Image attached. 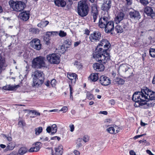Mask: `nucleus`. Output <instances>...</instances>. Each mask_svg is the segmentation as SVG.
Listing matches in <instances>:
<instances>
[{
    "mask_svg": "<svg viewBox=\"0 0 155 155\" xmlns=\"http://www.w3.org/2000/svg\"><path fill=\"white\" fill-rule=\"evenodd\" d=\"M136 94V92H134L133 95V96H132V100L134 101L135 102V103L134 104V106L136 107V98H134V96Z\"/></svg>",
    "mask_w": 155,
    "mask_h": 155,
    "instance_id": "nucleus-54",
    "label": "nucleus"
},
{
    "mask_svg": "<svg viewBox=\"0 0 155 155\" xmlns=\"http://www.w3.org/2000/svg\"><path fill=\"white\" fill-rule=\"evenodd\" d=\"M18 125L20 127H23L26 125V123L24 120H21L19 121Z\"/></svg>",
    "mask_w": 155,
    "mask_h": 155,
    "instance_id": "nucleus-40",
    "label": "nucleus"
},
{
    "mask_svg": "<svg viewBox=\"0 0 155 155\" xmlns=\"http://www.w3.org/2000/svg\"><path fill=\"white\" fill-rule=\"evenodd\" d=\"M88 79L92 82H96L98 79L99 78L98 74L96 73H92L89 76Z\"/></svg>",
    "mask_w": 155,
    "mask_h": 155,
    "instance_id": "nucleus-26",
    "label": "nucleus"
},
{
    "mask_svg": "<svg viewBox=\"0 0 155 155\" xmlns=\"http://www.w3.org/2000/svg\"><path fill=\"white\" fill-rule=\"evenodd\" d=\"M59 35L61 37H64L66 36L67 33L64 31H60L59 33Z\"/></svg>",
    "mask_w": 155,
    "mask_h": 155,
    "instance_id": "nucleus-42",
    "label": "nucleus"
},
{
    "mask_svg": "<svg viewBox=\"0 0 155 155\" xmlns=\"http://www.w3.org/2000/svg\"><path fill=\"white\" fill-rule=\"evenodd\" d=\"M64 43L65 45H68V46H69L71 45V42L68 39L65 41Z\"/></svg>",
    "mask_w": 155,
    "mask_h": 155,
    "instance_id": "nucleus-48",
    "label": "nucleus"
},
{
    "mask_svg": "<svg viewBox=\"0 0 155 155\" xmlns=\"http://www.w3.org/2000/svg\"><path fill=\"white\" fill-rule=\"evenodd\" d=\"M45 58L39 56L34 58L32 61V67L34 68L40 69L45 66Z\"/></svg>",
    "mask_w": 155,
    "mask_h": 155,
    "instance_id": "nucleus-7",
    "label": "nucleus"
},
{
    "mask_svg": "<svg viewBox=\"0 0 155 155\" xmlns=\"http://www.w3.org/2000/svg\"><path fill=\"white\" fill-rule=\"evenodd\" d=\"M77 12L78 14L81 17L86 16L89 12L88 5L83 1H81L78 4Z\"/></svg>",
    "mask_w": 155,
    "mask_h": 155,
    "instance_id": "nucleus-6",
    "label": "nucleus"
},
{
    "mask_svg": "<svg viewBox=\"0 0 155 155\" xmlns=\"http://www.w3.org/2000/svg\"><path fill=\"white\" fill-rule=\"evenodd\" d=\"M116 81L119 84H123L125 82V81L123 79L119 78H116Z\"/></svg>",
    "mask_w": 155,
    "mask_h": 155,
    "instance_id": "nucleus-37",
    "label": "nucleus"
},
{
    "mask_svg": "<svg viewBox=\"0 0 155 155\" xmlns=\"http://www.w3.org/2000/svg\"><path fill=\"white\" fill-rule=\"evenodd\" d=\"M30 45L32 48L37 50H40L42 46L40 40L37 38L32 39L30 42Z\"/></svg>",
    "mask_w": 155,
    "mask_h": 155,
    "instance_id": "nucleus-11",
    "label": "nucleus"
},
{
    "mask_svg": "<svg viewBox=\"0 0 155 155\" xmlns=\"http://www.w3.org/2000/svg\"><path fill=\"white\" fill-rule=\"evenodd\" d=\"M63 146L61 144L55 147L54 148V152L52 150V154L54 155H62L63 151Z\"/></svg>",
    "mask_w": 155,
    "mask_h": 155,
    "instance_id": "nucleus-18",
    "label": "nucleus"
},
{
    "mask_svg": "<svg viewBox=\"0 0 155 155\" xmlns=\"http://www.w3.org/2000/svg\"><path fill=\"white\" fill-rule=\"evenodd\" d=\"M20 87L19 85H12L11 84H6L2 87L3 90L13 91L16 90Z\"/></svg>",
    "mask_w": 155,
    "mask_h": 155,
    "instance_id": "nucleus-20",
    "label": "nucleus"
},
{
    "mask_svg": "<svg viewBox=\"0 0 155 155\" xmlns=\"http://www.w3.org/2000/svg\"><path fill=\"white\" fill-rule=\"evenodd\" d=\"M127 2V4L128 5H130L132 4V0H126Z\"/></svg>",
    "mask_w": 155,
    "mask_h": 155,
    "instance_id": "nucleus-64",
    "label": "nucleus"
},
{
    "mask_svg": "<svg viewBox=\"0 0 155 155\" xmlns=\"http://www.w3.org/2000/svg\"><path fill=\"white\" fill-rule=\"evenodd\" d=\"M54 3L55 5L59 8H64L67 5L65 0H54Z\"/></svg>",
    "mask_w": 155,
    "mask_h": 155,
    "instance_id": "nucleus-21",
    "label": "nucleus"
},
{
    "mask_svg": "<svg viewBox=\"0 0 155 155\" xmlns=\"http://www.w3.org/2000/svg\"><path fill=\"white\" fill-rule=\"evenodd\" d=\"M68 110V108L66 106H64L62 107L60 111H62L64 113L66 112Z\"/></svg>",
    "mask_w": 155,
    "mask_h": 155,
    "instance_id": "nucleus-45",
    "label": "nucleus"
},
{
    "mask_svg": "<svg viewBox=\"0 0 155 155\" xmlns=\"http://www.w3.org/2000/svg\"><path fill=\"white\" fill-rule=\"evenodd\" d=\"M45 22H46V23L44 25V27H45L48 24V23H49V22L48 21H45ZM44 22H41L39 23H38V24L37 26L38 27H39L41 28H42L43 27H44Z\"/></svg>",
    "mask_w": 155,
    "mask_h": 155,
    "instance_id": "nucleus-39",
    "label": "nucleus"
},
{
    "mask_svg": "<svg viewBox=\"0 0 155 155\" xmlns=\"http://www.w3.org/2000/svg\"><path fill=\"white\" fill-rule=\"evenodd\" d=\"M111 44L109 41L107 42L106 44L103 46L102 51L101 52V57H98L95 59L99 63L106 64L110 59V52Z\"/></svg>",
    "mask_w": 155,
    "mask_h": 155,
    "instance_id": "nucleus-3",
    "label": "nucleus"
},
{
    "mask_svg": "<svg viewBox=\"0 0 155 155\" xmlns=\"http://www.w3.org/2000/svg\"><path fill=\"white\" fill-rule=\"evenodd\" d=\"M129 154L130 155H136V153L132 150H130V151Z\"/></svg>",
    "mask_w": 155,
    "mask_h": 155,
    "instance_id": "nucleus-60",
    "label": "nucleus"
},
{
    "mask_svg": "<svg viewBox=\"0 0 155 155\" xmlns=\"http://www.w3.org/2000/svg\"><path fill=\"white\" fill-rule=\"evenodd\" d=\"M99 113L105 115H107L108 114L107 112L106 111H101Z\"/></svg>",
    "mask_w": 155,
    "mask_h": 155,
    "instance_id": "nucleus-61",
    "label": "nucleus"
},
{
    "mask_svg": "<svg viewBox=\"0 0 155 155\" xmlns=\"http://www.w3.org/2000/svg\"><path fill=\"white\" fill-rule=\"evenodd\" d=\"M146 152L147 153L149 154V155H154L151 152V151L149 150H146Z\"/></svg>",
    "mask_w": 155,
    "mask_h": 155,
    "instance_id": "nucleus-63",
    "label": "nucleus"
},
{
    "mask_svg": "<svg viewBox=\"0 0 155 155\" xmlns=\"http://www.w3.org/2000/svg\"><path fill=\"white\" fill-rule=\"evenodd\" d=\"M41 143L40 142H37L35 143V146L31 148L28 150L29 152H36L39 150L41 148Z\"/></svg>",
    "mask_w": 155,
    "mask_h": 155,
    "instance_id": "nucleus-25",
    "label": "nucleus"
},
{
    "mask_svg": "<svg viewBox=\"0 0 155 155\" xmlns=\"http://www.w3.org/2000/svg\"><path fill=\"white\" fill-rule=\"evenodd\" d=\"M129 15L130 18H136V13L134 12H130L129 13Z\"/></svg>",
    "mask_w": 155,
    "mask_h": 155,
    "instance_id": "nucleus-46",
    "label": "nucleus"
},
{
    "mask_svg": "<svg viewBox=\"0 0 155 155\" xmlns=\"http://www.w3.org/2000/svg\"><path fill=\"white\" fill-rule=\"evenodd\" d=\"M9 4L10 7L13 10L17 12L22 11L26 7V4L24 2L18 1H15L13 0H10L9 2Z\"/></svg>",
    "mask_w": 155,
    "mask_h": 155,
    "instance_id": "nucleus-5",
    "label": "nucleus"
},
{
    "mask_svg": "<svg viewBox=\"0 0 155 155\" xmlns=\"http://www.w3.org/2000/svg\"><path fill=\"white\" fill-rule=\"evenodd\" d=\"M50 84V82L48 80L46 82H45V84L47 87H49Z\"/></svg>",
    "mask_w": 155,
    "mask_h": 155,
    "instance_id": "nucleus-58",
    "label": "nucleus"
},
{
    "mask_svg": "<svg viewBox=\"0 0 155 155\" xmlns=\"http://www.w3.org/2000/svg\"><path fill=\"white\" fill-rule=\"evenodd\" d=\"M31 31L33 32L34 33L36 34L39 32V30L38 29H35L34 28H32L31 29Z\"/></svg>",
    "mask_w": 155,
    "mask_h": 155,
    "instance_id": "nucleus-47",
    "label": "nucleus"
},
{
    "mask_svg": "<svg viewBox=\"0 0 155 155\" xmlns=\"http://www.w3.org/2000/svg\"><path fill=\"white\" fill-rule=\"evenodd\" d=\"M83 140L85 142H87L89 140V137L87 135H84Z\"/></svg>",
    "mask_w": 155,
    "mask_h": 155,
    "instance_id": "nucleus-44",
    "label": "nucleus"
},
{
    "mask_svg": "<svg viewBox=\"0 0 155 155\" xmlns=\"http://www.w3.org/2000/svg\"><path fill=\"white\" fill-rule=\"evenodd\" d=\"M98 26L100 28H104V31L107 33H110L114 28V22L110 20L109 17L105 16L99 18Z\"/></svg>",
    "mask_w": 155,
    "mask_h": 155,
    "instance_id": "nucleus-2",
    "label": "nucleus"
},
{
    "mask_svg": "<svg viewBox=\"0 0 155 155\" xmlns=\"http://www.w3.org/2000/svg\"><path fill=\"white\" fill-rule=\"evenodd\" d=\"M46 58L50 64H58L60 61V56L57 54L52 53L47 55Z\"/></svg>",
    "mask_w": 155,
    "mask_h": 155,
    "instance_id": "nucleus-9",
    "label": "nucleus"
},
{
    "mask_svg": "<svg viewBox=\"0 0 155 155\" xmlns=\"http://www.w3.org/2000/svg\"><path fill=\"white\" fill-rule=\"evenodd\" d=\"M100 41V42L98 43L95 51L93 54V57L95 59H97V58H98V57H101L100 54L102 51L103 46L106 44L107 42L109 41L105 39H102Z\"/></svg>",
    "mask_w": 155,
    "mask_h": 155,
    "instance_id": "nucleus-8",
    "label": "nucleus"
},
{
    "mask_svg": "<svg viewBox=\"0 0 155 155\" xmlns=\"http://www.w3.org/2000/svg\"><path fill=\"white\" fill-rule=\"evenodd\" d=\"M26 110L28 111L29 113H31L32 114H34L36 116H40V113L38 111L36 110Z\"/></svg>",
    "mask_w": 155,
    "mask_h": 155,
    "instance_id": "nucleus-38",
    "label": "nucleus"
},
{
    "mask_svg": "<svg viewBox=\"0 0 155 155\" xmlns=\"http://www.w3.org/2000/svg\"><path fill=\"white\" fill-rule=\"evenodd\" d=\"M51 140H57L58 141L60 140V138L57 136H55L51 138Z\"/></svg>",
    "mask_w": 155,
    "mask_h": 155,
    "instance_id": "nucleus-55",
    "label": "nucleus"
},
{
    "mask_svg": "<svg viewBox=\"0 0 155 155\" xmlns=\"http://www.w3.org/2000/svg\"><path fill=\"white\" fill-rule=\"evenodd\" d=\"M51 127L52 128L51 134L53 135L57 132V127L56 125L55 124L52 125Z\"/></svg>",
    "mask_w": 155,
    "mask_h": 155,
    "instance_id": "nucleus-34",
    "label": "nucleus"
},
{
    "mask_svg": "<svg viewBox=\"0 0 155 155\" xmlns=\"http://www.w3.org/2000/svg\"><path fill=\"white\" fill-rule=\"evenodd\" d=\"M124 14L122 12H120L118 13L117 15L114 18V21L115 23L118 24L124 19Z\"/></svg>",
    "mask_w": 155,
    "mask_h": 155,
    "instance_id": "nucleus-22",
    "label": "nucleus"
},
{
    "mask_svg": "<svg viewBox=\"0 0 155 155\" xmlns=\"http://www.w3.org/2000/svg\"><path fill=\"white\" fill-rule=\"evenodd\" d=\"M109 103L112 105H114L115 104V101L114 100L111 99L109 101Z\"/></svg>",
    "mask_w": 155,
    "mask_h": 155,
    "instance_id": "nucleus-59",
    "label": "nucleus"
},
{
    "mask_svg": "<svg viewBox=\"0 0 155 155\" xmlns=\"http://www.w3.org/2000/svg\"><path fill=\"white\" fill-rule=\"evenodd\" d=\"M49 34V33L47 32L44 37V41L45 42V44L47 45H48L50 43L51 35Z\"/></svg>",
    "mask_w": 155,
    "mask_h": 155,
    "instance_id": "nucleus-29",
    "label": "nucleus"
},
{
    "mask_svg": "<svg viewBox=\"0 0 155 155\" xmlns=\"http://www.w3.org/2000/svg\"><path fill=\"white\" fill-rule=\"evenodd\" d=\"M68 78L70 80L68 81L69 85H74L76 82V79H78V76L77 74L74 73L68 72L67 74Z\"/></svg>",
    "mask_w": 155,
    "mask_h": 155,
    "instance_id": "nucleus-13",
    "label": "nucleus"
},
{
    "mask_svg": "<svg viewBox=\"0 0 155 155\" xmlns=\"http://www.w3.org/2000/svg\"><path fill=\"white\" fill-rule=\"evenodd\" d=\"M74 153L75 155H80V152L78 150H75L74 151Z\"/></svg>",
    "mask_w": 155,
    "mask_h": 155,
    "instance_id": "nucleus-62",
    "label": "nucleus"
},
{
    "mask_svg": "<svg viewBox=\"0 0 155 155\" xmlns=\"http://www.w3.org/2000/svg\"><path fill=\"white\" fill-rule=\"evenodd\" d=\"M50 84L53 87H55L56 84V81L55 79H53L50 82Z\"/></svg>",
    "mask_w": 155,
    "mask_h": 155,
    "instance_id": "nucleus-43",
    "label": "nucleus"
},
{
    "mask_svg": "<svg viewBox=\"0 0 155 155\" xmlns=\"http://www.w3.org/2000/svg\"><path fill=\"white\" fill-rule=\"evenodd\" d=\"M107 131L111 134H115L119 132V128L116 125H112L106 129Z\"/></svg>",
    "mask_w": 155,
    "mask_h": 155,
    "instance_id": "nucleus-19",
    "label": "nucleus"
},
{
    "mask_svg": "<svg viewBox=\"0 0 155 155\" xmlns=\"http://www.w3.org/2000/svg\"><path fill=\"white\" fill-rule=\"evenodd\" d=\"M90 31L89 29L86 28L85 30L84 34L87 35H90Z\"/></svg>",
    "mask_w": 155,
    "mask_h": 155,
    "instance_id": "nucleus-50",
    "label": "nucleus"
},
{
    "mask_svg": "<svg viewBox=\"0 0 155 155\" xmlns=\"http://www.w3.org/2000/svg\"><path fill=\"white\" fill-rule=\"evenodd\" d=\"M49 33V34L51 36L52 35H57L58 34V32L57 31H52V32H48Z\"/></svg>",
    "mask_w": 155,
    "mask_h": 155,
    "instance_id": "nucleus-53",
    "label": "nucleus"
},
{
    "mask_svg": "<svg viewBox=\"0 0 155 155\" xmlns=\"http://www.w3.org/2000/svg\"><path fill=\"white\" fill-rule=\"evenodd\" d=\"M120 68L121 71H122L127 73V74H129V75L128 78H131L133 76V73L132 72V69L128 67V65L126 64H123L120 66Z\"/></svg>",
    "mask_w": 155,
    "mask_h": 155,
    "instance_id": "nucleus-14",
    "label": "nucleus"
},
{
    "mask_svg": "<svg viewBox=\"0 0 155 155\" xmlns=\"http://www.w3.org/2000/svg\"><path fill=\"white\" fill-rule=\"evenodd\" d=\"M51 130L52 128L50 126L48 127L46 129L47 132L49 133L51 132Z\"/></svg>",
    "mask_w": 155,
    "mask_h": 155,
    "instance_id": "nucleus-56",
    "label": "nucleus"
},
{
    "mask_svg": "<svg viewBox=\"0 0 155 155\" xmlns=\"http://www.w3.org/2000/svg\"><path fill=\"white\" fill-rule=\"evenodd\" d=\"M95 63L93 64L94 69L96 71H103L105 68V67L103 65V63Z\"/></svg>",
    "mask_w": 155,
    "mask_h": 155,
    "instance_id": "nucleus-24",
    "label": "nucleus"
},
{
    "mask_svg": "<svg viewBox=\"0 0 155 155\" xmlns=\"http://www.w3.org/2000/svg\"><path fill=\"white\" fill-rule=\"evenodd\" d=\"M149 54L151 57H155V49L150 48L149 50Z\"/></svg>",
    "mask_w": 155,
    "mask_h": 155,
    "instance_id": "nucleus-36",
    "label": "nucleus"
},
{
    "mask_svg": "<svg viewBox=\"0 0 155 155\" xmlns=\"http://www.w3.org/2000/svg\"><path fill=\"white\" fill-rule=\"evenodd\" d=\"M6 61L5 58L2 56H0V72H2L3 68L5 67Z\"/></svg>",
    "mask_w": 155,
    "mask_h": 155,
    "instance_id": "nucleus-27",
    "label": "nucleus"
},
{
    "mask_svg": "<svg viewBox=\"0 0 155 155\" xmlns=\"http://www.w3.org/2000/svg\"><path fill=\"white\" fill-rule=\"evenodd\" d=\"M141 18V15L139 12L136 11V19L139 20Z\"/></svg>",
    "mask_w": 155,
    "mask_h": 155,
    "instance_id": "nucleus-49",
    "label": "nucleus"
},
{
    "mask_svg": "<svg viewBox=\"0 0 155 155\" xmlns=\"http://www.w3.org/2000/svg\"><path fill=\"white\" fill-rule=\"evenodd\" d=\"M86 98L89 100H94V96L91 92L87 91L86 92Z\"/></svg>",
    "mask_w": 155,
    "mask_h": 155,
    "instance_id": "nucleus-31",
    "label": "nucleus"
},
{
    "mask_svg": "<svg viewBox=\"0 0 155 155\" xmlns=\"http://www.w3.org/2000/svg\"><path fill=\"white\" fill-rule=\"evenodd\" d=\"M98 6L95 4H93L91 6V14L93 17L94 22H95L98 15Z\"/></svg>",
    "mask_w": 155,
    "mask_h": 155,
    "instance_id": "nucleus-12",
    "label": "nucleus"
},
{
    "mask_svg": "<svg viewBox=\"0 0 155 155\" xmlns=\"http://www.w3.org/2000/svg\"><path fill=\"white\" fill-rule=\"evenodd\" d=\"M128 25L127 24L123 25V29L125 30H128L129 29V28L128 27Z\"/></svg>",
    "mask_w": 155,
    "mask_h": 155,
    "instance_id": "nucleus-51",
    "label": "nucleus"
},
{
    "mask_svg": "<svg viewBox=\"0 0 155 155\" xmlns=\"http://www.w3.org/2000/svg\"><path fill=\"white\" fill-rule=\"evenodd\" d=\"M33 83L34 85L38 87L40 86L44 83L45 80V74L41 71H36L34 72Z\"/></svg>",
    "mask_w": 155,
    "mask_h": 155,
    "instance_id": "nucleus-4",
    "label": "nucleus"
},
{
    "mask_svg": "<svg viewBox=\"0 0 155 155\" xmlns=\"http://www.w3.org/2000/svg\"><path fill=\"white\" fill-rule=\"evenodd\" d=\"M19 16L21 20L26 21L30 18V12L28 11H25L21 12L19 14Z\"/></svg>",
    "mask_w": 155,
    "mask_h": 155,
    "instance_id": "nucleus-16",
    "label": "nucleus"
},
{
    "mask_svg": "<svg viewBox=\"0 0 155 155\" xmlns=\"http://www.w3.org/2000/svg\"><path fill=\"white\" fill-rule=\"evenodd\" d=\"M111 2L110 0L104 1V3L102 4V9L108 12L111 7Z\"/></svg>",
    "mask_w": 155,
    "mask_h": 155,
    "instance_id": "nucleus-23",
    "label": "nucleus"
},
{
    "mask_svg": "<svg viewBox=\"0 0 155 155\" xmlns=\"http://www.w3.org/2000/svg\"><path fill=\"white\" fill-rule=\"evenodd\" d=\"M102 37L100 32L95 31L90 35L89 39L91 42L95 43L100 41Z\"/></svg>",
    "mask_w": 155,
    "mask_h": 155,
    "instance_id": "nucleus-10",
    "label": "nucleus"
},
{
    "mask_svg": "<svg viewBox=\"0 0 155 155\" xmlns=\"http://www.w3.org/2000/svg\"><path fill=\"white\" fill-rule=\"evenodd\" d=\"M73 85L69 84V85L70 88V99L72 101L73 100V89L72 87Z\"/></svg>",
    "mask_w": 155,
    "mask_h": 155,
    "instance_id": "nucleus-35",
    "label": "nucleus"
},
{
    "mask_svg": "<svg viewBox=\"0 0 155 155\" xmlns=\"http://www.w3.org/2000/svg\"><path fill=\"white\" fill-rule=\"evenodd\" d=\"M15 146L16 144L15 142H10L7 144L5 150H6L7 151L12 150L15 147Z\"/></svg>",
    "mask_w": 155,
    "mask_h": 155,
    "instance_id": "nucleus-28",
    "label": "nucleus"
},
{
    "mask_svg": "<svg viewBox=\"0 0 155 155\" xmlns=\"http://www.w3.org/2000/svg\"><path fill=\"white\" fill-rule=\"evenodd\" d=\"M81 43V41H77V42H74V47H77Z\"/></svg>",
    "mask_w": 155,
    "mask_h": 155,
    "instance_id": "nucleus-52",
    "label": "nucleus"
},
{
    "mask_svg": "<svg viewBox=\"0 0 155 155\" xmlns=\"http://www.w3.org/2000/svg\"><path fill=\"white\" fill-rule=\"evenodd\" d=\"M115 31L118 33H121L123 32V29L122 27L119 25H117L115 27Z\"/></svg>",
    "mask_w": 155,
    "mask_h": 155,
    "instance_id": "nucleus-32",
    "label": "nucleus"
},
{
    "mask_svg": "<svg viewBox=\"0 0 155 155\" xmlns=\"http://www.w3.org/2000/svg\"><path fill=\"white\" fill-rule=\"evenodd\" d=\"M35 134L36 135H39L42 131V128L41 127L35 128Z\"/></svg>",
    "mask_w": 155,
    "mask_h": 155,
    "instance_id": "nucleus-33",
    "label": "nucleus"
},
{
    "mask_svg": "<svg viewBox=\"0 0 155 155\" xmlns=\"http://www.w3.org/2000/svg\"><path fill=\"white\" fill-rule=\"evenodd\" d=\"M140 2L143 5H146L149 3L148 0H140Z\"/></svg>",
    "mask_w": 155,
    "mask_h": 155,
    "instance_id": "nucleus-41",
    "label": "nucleus"
},
{
    "mask_svg": "<svg viewBox=\"0 0 155 155\" xmlns=\"http://www.w3.org/2000/svg\"><path fill=\"white\" fill-rule=\"evenodd\" d=\"M144 11L148 16L151 18H154L155 13L153 12L151 7L147 6L145 8Z\"/></svg>",
    "mask_w": 155,
    "mask_h": 155,
    "instance_id": "nucleus-17",
    "label": "nucleus"
},
{
    "mask_svg": "<svg viewBox=\"0 0 155 155\" xmlns=\"http://www.w3.org/2000/svg\"><path fill=\"white\" fill-rule=\"evenodd\" d=\"M99 81L103 86H107L110 83V79L105 75H102L99 78Z\"/></svg>",
    "mask_w": 155,
    "mask_h": 155,
    "instance_id": "nucleus-15",
    "label": "nucleus"
},
{
    "mask_svg": "<svg viewBox=\"0 0 155 155\" xmlns=\"http://www.w3.org/2000/svg\"><path fill=\"white\" fill-rule=\"evenodd\" d=\"M137 100L136 107L147 109L151 107L155 104V92L151 91L147 87H143L140 91H136Z\"/></svg>",
    "mask_w": 155,
    "mask_h": 155,
    "instance_id": "nucleus-1",
    "label": "nucleus"
},
{
    "mask_svg": "<svg viewBox=\"0 0 155 155\" xmlns=\"http://www.w3.org/2000/svg\"><path fill=\"white\" fill-rule=\"evenodd\" d=\"M28 150L25 147H21L18 150V153L20 155H23L27 152Z\"/></svg>",
    "mask_w": 155,
    "mask_h": 155,
    "instance_id": "nucleus-30",
    "label": "nucleus"
},
{
    "mask_svg": "<svg viewBox=\"0 0 155 155\" xmlns=\"http://www.w3.org/2000/svg\"><path fill=\"white\" fill-rule=\"evenodd\" d=\"M69 127L70 128V131L71 132H73L74 129V125L73 124H71V125H70Z\"/></svg>",
    "mask_w": 155,
    "mask_h": 155,
    "instance_id": "nucleus-57",
    "label": "nucleus"
}]
</instances>
